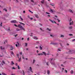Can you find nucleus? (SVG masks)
<instances>
[{"label":"nucleus","mask_w":75,"mask_h":75,"mask_svg":"<svg viewBox=\"0 0 75 75\" xmlns=\"http://www.w3.org/2000/svg\"><path fill=\"white\" fill-rule=\"evenodd\" d=\"M57 20H58V22H59H59H60V20H59L58 19H57Z\"/></svg>","instance_id":"79ce46f5"},{"label":"nucleus","mask_w":75,"mask_h":75,"mask_svg":"<svg viewBox=\"0 0 75 75\" xmlns=\"http://www.w3.org/2000/svg\"><path fill=\"white\" fill-rule=\"evenodd\" d=\"M47 55H50V53H48L47 54Z\"/></svg>","instance_id":"bf43d9fd"},{"label":"nucleus","mask_w":75,"mask_h":75,"mask_svg":"<svg viewBox=\"0 0 75 75\" xmlns=\"http://www.w3.org/2000/svg\"><path fill=\"white\" fill-rule=\"evenodd\" d=\"M47 30H48L49 31H51V29H49V28H47Z\"/></svg>","instance_id":"c9c22d12"},{"label":"nucleus","mask_w":75,"mask_h":75,"mask_svg":"<svg viewBox=\"0 0 75 75\" xmlns=\"http://www.w3.org/2000/svg\"><path fill=\"white\" fill-rule=\"evenodd\" d=\"M19 18H20L21 20V21H23V18H21V16H19Z\"/></svg>","instance_id":"ddd939ff"},{"label":"nucleus","mask_w":75,"mask_h":75,"mask_svg":"<svg viewBox=\"0 0 75 75\" xmlns=\"http://www.w3.org/2000/svg\"><path fill=\"white\" fill-rule=\"evenodd\" d=\"M52 59H53L52 58H51V59H49V60L50 61H52Z\"/></svg>","instance_id":"c85d7f7f"},{"label":"nucleus","mask_w":75,"mask_h":75,"mask_svg":"<svg viewBox=\"0 0 75 75\" xmlns=\"http://www.w3.org/2000/svg\"><path fill=\"white\" fill-rule=\"evenodd\" d=\"M69 29H72V26H70L69 27Z\"/></svg>","instance_id":"2f4dec72"},{"label":"nucleus","mask_w":75,"mask_h":75,"mask_svg":"<svg viewBox=\"0 0 75 75\" xmlns=\"http://www.w3.org/2000/svg\"><path fill=\"white\" fill-rule=\"evenodd\" d=\"M38 55H43V54L42 53L38 54Z\"/></svg>","instance_id":"b1692460"},{"label":"nucleus","mask_w":75,"mask_h":75,"mask_svg":"<svg viewBox=\"0 0 75 75\" xmlns=\"http://www.w3.org/2000/svg\"><path fill=\"white\" fill-rule=\"evenodd\" d=\"M12 69H16V68L14 67H13Z\"/></svg>","instance_id":"ea45409f"},{"label":"nucleus","mask_w":75,"mask_h":75,"mask_svg":"<svg viewBox=\"0 0 75 75\" xmlns=\"http://www.w3.org/2000/svg\"><path fill=\"white\" fill-rule=\"evenodd\" d=\"M5 42H7V40H6L5 41V42H4V44H6Z\"/></svg>","instance_id":"a878e982"},{"label":"nucleus","mask_w":75,"mask_h":75,"mask_svg":"<svg viewBox=\"0 0 75 75\" xmlns=\"http://www.w3.org/2000/svg\"><path fill=\"white\" fill-rule=\"evenodd\" d=\"M50 11H51L52 13H53V11L52 9H50Z\"/></svg>","instance_id":"c03bdc74"},{"label":"nucleus","mask_w":75,"mask_h":75,"mask_svg":"<svg viewBox=\"0 0 75 75\" xmlns=\"http://www.w3.org/2000/svg\"><path fill=\"white\" fill-rule=\"evenodd\" d=\"M18 69H20V67L18 65Z\"/></svg>","instance_id":"4c0bfd02"},{"label":"nucleus","mask_w":75,"mask_h":75,"mask_svg":"<svg viewBox=\"0 0 75 75\" xmlns=\"http://www.w3.org/2000/svg\"><path fill=\"white\" fill-rule=\"evenodd\" d=\"M29 39H30V38H27V40L29 41Z\"/></svg>","instance_id":"603ef678"},{"label":"nucleus","mask_w":75,"mask_h":75,"mask_svg":"<svg viewBox=\"0 0 75 75\" xmlns=\"http://www.w3.org/2000/svg\"><path fill=\"white\" fill-rule=\"evenodd\" d=\"M16 30L17 31H21V29H19L18 28H17L16 29Z\"/></svg>","instance_id":"f8f14e48"},{"label":"nucleus","mask_w":75,"mask_h":75,"mask_svg":"<svg viewBox=\"0 0 75 75\" xmlns=\"http://www.w3.org/2000/svg\"><path fill=\"white\" fill-rule=\"evenodd\" d=\"M21 24H22L23 25H25V24L24 23H23L22 22H19Z\"/></svg>","instance_id":"f3484780"},{"label":"nucleus","mask_w":75,"mask_h":75,"mask_svg":"<svg viewBox=\"0 0 75 75\" xmlns=\"http://www.w3.org/2000/svg\"><path fill=\"white\" fill-rule=\"evenodd\" d=\"M1 64L2 65H4L3 64H6V63H5V62H4V60H3L2 63H1Z\"/></svg>","instance_id":"7ed1b4c3"},{"label":"nucleus","mask_w":75,"mask_h":75,"mask_svg":"<svg viewBox=\"0 0 75 75\" xmlns=\"http://www.w3.org/2000/svg\"><path fill=\"white\" fill-rule=\"evenodd\" d=\"M1 50H4V48L2 47H1Z\"/></svg>","instance_id":"cd10ccee"},{"label":"nucleus","mask_w":75,"mask_h":75,"mask_svg":"<svg viewBox=\"0 0 75 75\" xmlns=\"http://www.w3.org/2000/svg\"><path fill=\"white\" fill-rule=\"evenodd\" d=\"M35 16L36 17V18H38L39 17L38 16V15L36 14L35 15Z\"/></svg>","instance_id":"2eb2a0df"},{"label":"nucleus","mask_w":75,"mask_h":75,"mask_svg":"<svg viewBox=\"0 0 75 75\" xmlns=\"http://www.w3.org/2000/svg\"><path fill=\"white\" fill-rule=\"evenodd\" d=\"M19 60L18 61L19 62H21V58H20L19 59H18Z\"/></svg>","instance_id":"dca6fc26"},{"label":"nucleus","mask_w":75,"mask_h":75,"mask_svg":"<svg viewBox=\"0 0 75 75\" xmlns=\"http://www.w3.org/2000/svg\"><path fill=\"white\" fill-rule=\"evenodd\" d=\"M11 55H13V56H14V54L13 52H12Z\"/></svg>","instance_id":"6ab92c4d"},{"label":"nucleus","mask_w":75,"mask_h":75,"mask_svg":"<svg viewBox=\"0 0 75 75\" xmlns=\"http://www.w3.org/2000/svg\"><path fill=\"white\" fill-rule=\"evenodd\" d=\"M46 65H49V62H46Z\"/></svg>","instance_id":"393cba45"},{"label":"nucleus","mask_w":75,"mask_h":75,"mask_svg":"<svg viewBox=\"0 0 75 75\" xmlns=\"http://www.w3.org/2000/svg\"><path fill=\"white\" fill-rule=\"evenodd\" d=\"M17 35H18V34L15 35H14V36H15V37H17Z\"/></svg>","instance_id":"37998d69"},{"label":"nucleus","mask_w":75,"mask_h":75,"mask_svg":"<svg viewBox=\"0 0 75 75\" xmlns=\"http://www.w3.org/2000/svg\"><path fill=\"white\" fill-rule=\"evenodd\" d=\"M27 43H25V46H26V47H27Z\"/></svg>","instance_id":"de8ad7c7"},{"label":"nucleus","mask_w":75,"mask_h":75,"mask_svg":"<svg viewBox=\"0 0 75 75\" xmlns=\"http://www.w3.org/2000/svg\"><path fill=\"white\" fill-rule=\"evenodd\" d=\"M61 37H64V36L63 35H61Z\"/></svg>","instance_id":"e2e57ef3"},{"label":"nucleus","mask_w":75,"mask_h":75,"mask_svg":"<svg viewBox=\"0 0 75 75\" xmlns=\"http://www.w3.org/2000/svg\"><path fill=\"white\" fill-rule=\"evenodd\" d=\"M18 27L20 28H21V27H22V26L21 25H18Z\"/></svg>","instance_id":"1a4fd4ad"},{"label":"nucleus","mask_w":75,"mask_h":75,"mask_svg":"<svg viewBox=\"0 0 75 75\" xmlns=\"http://www.w3.org/2000/svg\"><path fill=\"white\" fill-rule=\"evenodd\" d=\"M69 35H70V36H72L73 35L72 34H69Z\"/></svg>","instance_id":"e433bc0d"},{"label":"nucleus","mask_w":75,"mask_h":75,"mask_svg":"<svg viewBox=\"0 0 75 75\" xmlns=\"http://www.w3.org/2000/svg\"><path fill=\"white\" fill-rule=\"evenodd\" d=\"M14 25L15 26V27H18V26H17V25L16 24H14Z\"/></svg>","instance_id":"8fccbe9b"},{"label":"nucleus","mask_w":75,"mask_h":75,"mask_svg":"<svg viewBox=\"0 0 75 75\" xmlns=\"http://www.w3.org/2000/svg\"><path fill=\"white\" fill-rule=\"evenodd\" d=\"M58 51H61V49H58Z\"/></svg>","instance_id":"6e6d98bb"},{"label":"nucleus","mask_w":75,"mask_h":75,"mask_svg":"<svg viewBox=\"0 0 75 75\" xmlns=\"http://www.w3.org/2000/svg\"><path fill=\"white\" fill-rule=\"evenodd\" d=\"M36 44H39V42H36Z\"/></svg>","instance_id":"69168bd1"},{"label":"nucleus","mask_w":75,"mask_h":75,"mask_svg":"<svg viewBox=\"0 0 75 75\" xmlns=\"http://www.w3.org/2000/svg\"><path fill=\"white\" fill-rule=\"evenodd\" d=\"M47 73L48 75H49L50 74V71H49V70H47Z\"/></svg>","instance_id":"4be33fe9"},{"label":"nucleus","mask_w":75,"mask_h":75,"mask_svg":"<svg viewBox=\"0 0 75 75\" xmlns=\"http://www.w3.org/2000/svg\"><path fill=\"white\" fill-rule=\"evenodd\" d=\"M10 50H13V47L12 46H11L10 47Z\"/></svg>","instance_id":"9b49d317"},{"label":"nucleus","mask_w":75,"mask_h":75,"mask_svg":"<svg viewBox=\"0 0 75 75\" xmlns=\"http://www.w3.org/2000/svg\"><path fill=\"white\" fill-rule=\"evenodd\" d=\"M69 11L70 12H71V13H73V11H72V10H71V9H69Z\"/></svg>","instance_id":"4468645a"},{"label":"nucleus","mask_w":75,"mask_h":75,"mask_svg":"<svg viewBox=\"0 0 75 75\" xmlns=\"http://www.w3.org/2000/svg\"><path fill=\"white\" fill-rule=\"evenodd\" d=\"M16 56H17V57H18V58L19 59V54H16Z\"/></svg>","instance_id":"aec40b11"},{"label":"nucleus","mask_w":75,"mask_h":75,"mask_svg":"<svg viewBox=\"0 0 75 75\" xmlns=\"http://www.w3.org/2000/svg\"><path fill=\"white\" fill-rule=\"evenodd\" d=\"M22 57H23V59H25L24 58V56L23 55Z\"/></svg>","instance_id":"13d9d810"},{"label":"nucleus","mask_w":75,"mask_h":75,"mask_svg":"<svg viewBox=\"0 0 75 75\" xmlns=\"http://www.w3.org/2000/svg\"><path fill=\"white\" fill-rule=\"evenodd\" d=\"M42 48L41 47V46H40V50H42Z\"/></svg>","instance_id":"7c9ffc66"},{"label":"nucleus","mask_w":75,"mask_h":75,"mask_svg":"<svg viewBox=\"0 0 75 75\" xmlns=\"http://www.w3.org/2000/svg\"><path fill=\"white\" fill-rule=\"evenodd\" d=\"M30 20H33V18H30Z\"/></svg>","instance_id":"3c124183"},{"label":"nucleus","mask_w":75,"mask_h":75,"mask_svg":"<svg viewBox=\"0 0 75 75\" xmlns=\"http://www.w3.org/2000/svg\"><path fill=\"white\" fill-rule=\"evenodd\" d=\"M31 1L32 2V3H34V1L33 0H31Z\"/></svg>","instance_id":"5fc2aeb1"},{"label":"nucleus","mask_w":75,"mask_h":75,"mask_svg":"<svg viewBox=\"0 0 75 75\" xmlns=\"http://www.w3.org/2000/svg\"><path fill=\"white\" fill-rule=\"evenodd\" d=\"M74 41H75V39H74V40H72V41L73 42H74Z\"/></svg>","instance_id":"338daca9"},{"label":"nucleus","mask_w":75,"mask_h":75,"mask_svg":"<svg viewBox=\"0 0 75 75\" xmlns=\"http://www.w3.org/2000/svg\"><path fill=\"white\" fill-rule=\"evenodd\" d=\"M39 24H40V25H41V26H42V24L40 23Z\"/></svg>","instance_id":"052dcab7"},{"label":"nucleus","mask_w":75,"mask_h":75,"mask_svg":"<svg viewBox=\"0 0 75 75\" xmlns=\"http://www.w3.org/2000/svg\"><path fill=\"white\" fill-rule=\"evenodd\" d=\"M29 71H30L32 72H33V71H32V68H31V67H30V69L29 70Z\"/></svg>","instance_id":"423d86ee"},{"label":"nucleus","mask_w":75,"mask_h":75,"mask_svg":"<svg viewBox=\"0 0 75 75\" xmlns=\"http://www.w3.org/2000/svg\"><path fill=\"white\" fill-rule=\"evenodd\" d=\"M11 23H17V21L16 20H12L11 21Z\"/></svg>","instance_id":"f03ea898"},{"label":"nucleus","mask_w":75,"mask_h":75,"mask_svg":"<svg viewBox=\"0 0 75 75\" xmlns=\"http://www.w3.org/2000/svg\"><path fill=\"white\" fill-rule=\"evenodd\" d=\"M33 39H34V40H38V38H37V36H34L33 37Z\"/></svg>","instance_id":"20e7f679"},{"label":"nucleus","mask_w":75,"mask_h":75,"mask_svg":"<svg viewBox=\"0 0 75 75\" xmlns=\"http://www.w3.org/2000/svg\"><path fill=\"white\" fill-rule=\"evenodd\" d=\"M70 72L71 74H73V73H74V71L73 70H71Z\"/></svg>","instance_id":"412c9836"},{"label":"nucleus","mask_w":75,"mask_h":75,"mask_svg":"<svg viewBox=\"0 0 75 75\" xmlns=\"http://www.w3.org/2000/svg\"><path fill=\"white\" fill-rule=\"evenodd\" d=\"M2 75H7L6 74L4 73H2Z\"/></svg>","instance_id":"58836bf2"},{"label":"nucleus","mask_w":75,"mask_h":75,"mask_svg":"<svg viewBox=\"0 0 75 75\" xmlns=\"http://www.w3.org/2000/svg\"><path fill=\"white\" fill-rule=\"evenodd\" d=\"M72 21V19H71V18H70V20L69 21V22H71Z\"/></svg>","instance_id":"864d4df0"},{"label":"nucleus","mask_w":75,"mask_h":75,"mask_svg":"<svg viewBox=\"0 0 75 75\" xmlns=\"http://www.w3.org/2000/svg\"><path fill=\"white\" fill-rule=\"evenodd\" d=\"M69 25H72V22H70L69 23Z\"/></svg>","instance_id":"72a5a7b5"},{"label":"nucleus","mask_w":75,"mask_h":75,"mask_svg":"<svg viewBox=\"0 0 75 75\" xmlns=\"http://www.w3.org/2000/svg\"><path fill=\"white\" fill-rule=\"evenodd\" d=\"M46 14H50V13H49L46 12Z\"/></svg>","instance_id":"a19ab883"},{"label":"nucleus","mask_w":75,"mask_h":75,"mask_svg":"<svg viewBox=\"0 0 75 75\" xmlns=\"http://www.w3.org/2000/svg\"><path fill=\"white\" fill-rule=\"evenodd\" d=\"M11 65H14V63L13 61H11Z\"/></svg>","instance_id":"39448f33"},{"label":"nucleus","mask_w":75,"mask_h":75,"mask_svg":"<svg viewBox=\"0 0 75 75\" xmlns=\"http://www.w3.org/2000/svg\"><path fill=\"white\" fill-rule=\"evenodd\" d=\"M4 10H5V11H7V9H6V8H4Z\"/></svg>","instance_id":"bb28decb"},{"label":"nucleus","mask_w":75,"mask_h":75,"mask_svg":"<svg viewBox=\"0 0 75 75\" xmlns=\"http://www.w3.org/2000/svg\"><path fill=\"white\" fill-rule=\"evenodd\" d=\"M50 44H52V45H55L56 44L55 43H51Z\"/></svg>","instance_id":"c756f323"},{"label":"nucleus","mask_w":75,"mask_h":75,"mask_svg":"<svg viewBox=\"0 0 75 75\" xmlns=\"http://www.w3.org/2000/svg\"><path fill=\"white\" fill-rule=\"evenodd\" d=\"M29 11H30V13H33V12L31 11L30 10H29Z\"/></svg>","instance_id":"473e14b6"},{"label":"nucleus","mask_w":75,"mask_h":75,"mask_svg":"<svg viewBox=\"0 0 75 75\" xmlns=\"http://www.w3.org/2000/svg\"><path fill=\"white\" fill-rule=\"evenodd\" d=\"M11 75H16V74H12Z\"/></svg>","instance_id":"774afa93"},{"label":"nucleus","mask_w":75,"mask_h":75,"mask_svg":"<svg viewBox=\"0 0 75 75\" xmlns=\"http://www.w3.org/2000/svg\"><path fill=\"white\" fill-rule=\"evenodd\" d=\"M49 20L50 21H51V23H55V24H57V23L56 22H55V21H52L50 19H49Z\"/></svg>","instance_id":"f257e3e1"},{"label":"nucleus","mask_w":75,"mask_h":75,"mask_svg":"<svg viewBox=\"0 0 75 75\" xmlns=\"http://www.w3.org/2000/svg\"><path fill=\"white\" fill-rule=\"evenodd\" d=\"M36 52H37V53H38V52H39V51H38V50H37Z\"/></svg>","instance_id":"680f3d73"},{"label":"nucleus","mask_w":75,"mask_h":75,"mask_svg":"<svg viewBox=\"0 0 75 75\" xmlns=\"http://www.w3.org/2000/svg\"><path fill=\"white\" fill-rule=\"evenodd\" d=\"M67 70H65V71H64V72H66V73H67Z\"/></svg>","instance_id":"49530a36"},{"label":"nucleus","mask_w":75,"mask_h":75,"mask_svg":"<svg viewBox=\"0 0 75 75\" xmlns=\"http://www.w3.org/2000/svg\"><path fill=\"white\" fill-rule=\"evenodd\" d=\"M20 29L21 30H24H24H25L23 26H22V27H21V28Z\"/></svg>","instance_id":"9d476101"},{"label":"nucleus","mask_w":75,"mask_h":75,"mask_svg":"<svg viewBox=\"0 0 75 75\" xmlns=\"http://www.w3.org/2000/svg\"><path fill=\"white\" fill-rule=\"evenodd\" d=\"M2 24H3V23L1 22V23L0 24V25L1 27H2Z\"/></svg>","instance_id":"f704fd0d"},{"label":"nucleus","mask_w":75,"mask_h":75,"mask_svg":"<svg viewBox=\"0 0 75 75\" xmlns=\"http://www.w3.org/2000/svg\"><path fill=\"white\" fill-rule=\"evenodd\" d=\"M44 1H45V0H42L41 2L42 4H44Z\"/></svg>","instance_id":"6e6552de"},{"label":"nucleus","mask_w":75,"mask_h":75,"mask_svg":"<svg viewBox=\"0 0 75 75\" xmlns=\"http://www.w3.org/2000/svg\"><path fill=\"white\" fill-rule=\"evenodd\" d=\"M28 17L29 18V19H30V16H28Z\"/></svg>","instance_id":"4d7b16f0"},{"label":"nucleus","mask_w":75,"mask_h":75,"mask_svg":"<svg viewBox=\"0 0 75 75\" xmlns=\"http://www.w3.org/2000/svg\"><path fill=\"white\" fill-rule=\"evenodd\" d=\"M50 62L52 65H55V63H53V62Z\"/></svg>","instance_id":"5701e85b"},{"label":"nucleus","mask_w":75,"mask_h":75,"mask_svg":"<svg viewBox=\"0 0 75 75\" xmlns=\"http://www.w3.org/2000/svg\"><path fill=\"white\" fill-rule=\"evenodd\" d=\"M3 57V55L1 56L0 54V57Z\"/></svg>","instance_id":"0e129e2a"},{"label":"nucleus","mask_w":75,"mask_h":75,"mask_svg":"<svg viewBox=\"0 0 75 75\" xmlns=\"http://www.w3.org/2000/svg\"><path fill=\"white\" fill-rule=\"evenodd\" d=\"M50 5H51V6H54V4H50Z\"/></svg>","instance_id":"a18cd8bd"},{"label":"nucleus","mask_w":75,"mask_h":75,"mask_svg":"<svg viewBox=\"0 0 75 75\" xmlns=\"http://www.w3.org/2000/svg\"><path fill=\"white\" fill-rule=\"evenodd\" d=\"M35 62V59L33 60V63H34V62Z\"/></svg>","instance_id":"09e8293b"},{"label":"nucleus","mask_w":75,"mask_h":75,"mask_svg":"<svg viewBox=\"0 0 75 75\" xmlns=\"http://www.w3.org/2000/svg\"><path fill=\"white\" fill-rule=\"evenodd\" d=\"M42 53H43V54H44L45 55H47V54H46V53L45 52H43Z\"/></svg>","instance_id":"a211bd4d"},{"label":"nucleus","mask_w":75,"mask_h":75,"mask_svg":"<svg viewBox=\"0 0 75 75\" xmlns=\"http://www.w3.org/2000/svg\"><path fill=\"white\" fill-rule=\"evenodd\" d=\"M16 45V47H17L18 46H19V43L17 42V44Z\"/></svg>","instance_id":"0eeeda50"}]
</instances>
